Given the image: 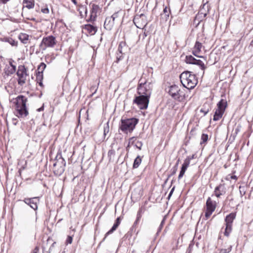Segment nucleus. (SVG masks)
Here are the masks:
<instances>
[{
	"label": "nucleus",
	"instance_id": "obj_53",
	"mask_svg": "<svg viewBox=\"0 0 253 253\" xmlns=\"http://www.w3.org/2000/svg\"><path fill=\"white\" fill-rule=\"evenodd\" d=\"M174 188H175V187H173L171 189V190H170V192H169V194L168 197V198L169 199L170 198V197L171 196L172 194H173V191H174Z\"/></svg>",
	"mask_w": 253,
	"mask_h": 253
},
{
	"label": "nucleus",
	"instance_id": "obj_18",
	"mask_svg": "<svg viewBox=\"0 0 253 253\" xmlns=\"http://www.w3.org/2000/svg\"><path fill=\"white\" fill-rule=\"evenodd\" d=\"M215 196L219 198L221 195H224L226 193V188L224 184H220L216 186L214 191Z\"/></svg>",
	"mask_w": 253,
	"mask_h": 253
},
{
	"label": "nucleus",
	"instance_id": "obj_23",
	"mask_svg": "<svg viewBox=\"0 0 253 253\" xmlns=\"http://www.w3.org/2000/svg\"><path fill=\"white\" fill-rule=\"evenodd\" d=\"M16 70V66H12L10 67L8 66H6L4 69V73L6 76H9L12 74H13Z\"/></svg>",
	"mask_w": 253,
	"mask_h": 253
},
{
	"label": "nucleus",
	"instance_id": "obj_29",
	"mask_svg": "<svg viewBox=\"0 0 253 253\" xmlns=\"http://www.w3.org/2000/svg\"><path fill=\"white\" fill-rule=\"evenodd\" d=\"M46 65L45 64H44V63L42 62L41 63L39 67H38V72L37 73H43V71H44V70L45 69V68H46Z\"/></svg>",
	"mask_w": 253,
	"mask_h": 253
},
{
	"label": "nucleus",
	"instance_id": "obj_24",
	"mask_svg": "<svg viewBox=\"0 0 253 253\" xmlns=\"http://www.w3.org/2000/svg\"><path fill=\"white\" fill-rule=\"evenodd\" d=\"M84 29L91 35H94L97 30L96 27L90 24L85 25Z\"/></svg>",
	"mask_w": 253,
	"mask_h": 253
},
{
	"label": "nucleus",
	"instance_id": "obj_46",
	"mask_svg": "<svg viewBox=\"0 0 253 253\" xmlns=\"http://www.w3.org/2000/svg\"><path fill=\"white\" fill-rule=\"evenodd\" d=\"M200 112L204 113V115L205 116L209 112V109H206L205 108H202L200 110Z\"/></svg>",
	"mask_w": 253,
	"mask_h": 253
},
{
	"label": "nucleus",
	"instance_id": "obj_31",
	"mask_svg": "<svg viewBox=\"0 0 253 253\" xmlns=\"http://www.w3.org/2000/svg\"><path fill=\"white\" fill-rule=\"evenodd\" d=\"M208 140V135L205 133H203L201 136V141L200 144L206 143Z\"/></svg>",
	"mask_w": 253,
	"mask_h": 253
},
{
	"label": "nucleus",
	"instance_id": "obj_25",
	"mask_svg": "<svg viewBox=\"0 0 253 253\" xmlns=\"http://www.w3.org/2000/svg\"><path fill=\"white\" fill-rule=\"evenodd\" d=\"M18 38L23 43L26 44L28 43L29 36L25 33H20Z\"/></svg>",
	"mask_w": 253,
	"mask_h": 253
},
{
	"label": "nucleus",
	"instance_id": "obj_59",
	"mask_svg": "<svg viewBox=\"0 0 253 253\" xmlns=\"http://www.w3.org/2000/svg\"><path fill=\"white\" fill-rule=\"evenodd\" d=\"M9 0H0V1L3 4H5Z\"/></svg>",
	"mask_w": 253,
	"mask_h": 253
},
{
	"label": "nucleus",
	"instance_id": "obj_62",
	"mask_svg": "<svg viewBox=\"0 0 253 253\" xmlns=\"http://www.w3.org/2000/svg\"><path fill=\"white\" fill-rule=\"evenodd\" d=\"M43 108H44V107H43V105L42 107H40V108L38 109H37V111H38V112L42 111H43Z\"/></svg>",
	"mask_w": 253,
	"mask_h": 253
},
{
	"label": "nucleus",
	"instance_id": "obj_57",
	"mask_svg": "<svg viewBox=\"0 0 253 253\" xmlns=\"http://www.w3.org/2000/svg\"><path fill=\"white\" fill-rule=\"evenodd\" d=\"M81 9H82L83 11H84L85 15L87 14V9L86 7L82 6L81 7Z\"/></svg>",
	"mask_w": 253,
	"mask_h": 253
},
{
	"label": "nucleus",
	"instance_id": "obj_52",
	"mask_svg": "<svg viewBox=\"0 0 253 253\" xmlns=\"http://www.w3.org/2000/svg\"><path fill=\"white\" fill-rule=\"evenodd\" d=\"M121 223V219H120V217H118L116 221H115V222L114 224H117V225H118L119 226V225H120Z\"/></svg>",
	"mask_w": 253,
	"mask_h": 253
},
{
	"label": "nucleus",
	"instance_id": "obj_43",
	"mask_svg": "<svg viewBox=\"0 0 253 253\" xmlns=\"http://www.w3.org/2000/svg\"><path fill=\"white\" fill-rule=\"evenodd\" d=\"M140 219L141 218H138V217H136V219L135 221H134V222L133 223V225L132 226V230L133 229L137 227L138 223L140 221Z\"/></svg>",
	"mask_w": 253,
	"mask_h": 253
},
{
	"label": "nucleus",
	"instance_id": "obj_14",
	"mask_svg": "<svg viewBox=\"0 0 253 253\" xmlns=\"http://www.w3.org/2000/svg\"><path fill=\"white\" fill-rule=\"evenodd\" d=\"M185 62L187 64L197 65L199 66L202 70H205L206 68V67L202 61L196 59L192 55H187L185 58Z\"/></svg>",
	"mask_w": 253,
	"mask_h": 253
},
{
	"label": "nucleus",
	"instance_id": "obj_39",
	"mask_svg": "<svg viewBox=\"0 0 253 253\" xmlns=\"http://www.w3.org/2000/svg\"><path fill=\"white\" fill-rule=\"evenodd\" d=\"M190 161H189V159H187V158H186L182 166H183L184 167L186 168V169H187V168L188 167V166L190 165Z\"/></svg>",
	"mask_w": 253,
	"mask_h": 253
},
{
	"label": "nucleus",
	"instance_id": "obj_19",
	"mask_svg": "<svg viewBox=\"0 0 253 253\" xmlns=\"http://www.w3.org/2000/svg\"><path fill=\"white\" fill-rule=\"evenodd\" d=\"M202 47V44L199 42L197 41L195 42L194 47L193 48L192 53L196 56L198 57L205 58V57L203 56H199L198 54L201 51V48Z\"/></svg>",
	"mask_w": 253,
	"mask_h": 253
},
{
	"label": "nucleus",
	"instance_id": "obj_44",
	"mask_svg": "<svg viewBox=\"0 0 253 253\" xmlns=\"http://www.w3.org/2000/svg\"><path fill=\"white\" fill-rule=\"evenodd\" d=\"M72 241H73V238L72 236H68L67 237V238L66 240V245H68V244H71L72 243Z\"/></svg>",
	"mask_w": 253,
	"mask_h": 253
},
{
	"label": "nucleus",
	"instance_id": "obj_48",
	"mask_svg": "<svg viewBox=\"0 0 253 253\" xmlns=\"http://www.w3.org/2000/svg\"><path fill=\"white\" fill-rule=\"evenodd\" d=\"M119 16L118 12L114 13L110 17L115 21V20Z\"/></svg>",
	"mask_w": 253,
	"mask_h": 253
},
{
	"label": "nucleus",
	"instance_id": "obj_55",
	"mask_svg": "<svg viewBox=\"0 0 253 253\" xmlns=\"http://www.w3.org/2000/svg\"><path fill=\"white\" fill-rule=\"evenodd\" d=\"M39 251V248L38 247H36L31 253H38Z\"/></svg>",
	"mask_w": 253,
	"mask_h": 253
},
{
	"label": "nucleus",
	"instance_id": "obj_30",
	"mask_svg": "<svg viewBox=\"0 0 253 253\" xmlns=\"http://www.w3.org/2000/svg\"><path fill=\"white\" fill-rule=\"evenodd\" d=\"M109 132V123H107L104 126L103 135L104 136V138H105L106 136L108 134Z\"/></svg>",
	"mask_w": 253,
	"mask_h": 253
},
{
	"label": "nucleus",
	"instance_id": "obj_32",
	"mask_svg": "<svg viewBox=\"0 0 253 253\" xmlns=\"http://www.w3.org/2000/svg\"><path fill=\"white\" fill-rule=\"evenodd\" d=\"M6 41L12 46H17V42L12 38L7 39Z\"/></svg>",
	"mask_w": 253,
	"mask_h": 253
},
{
	"label": "nucleus",
	"instance_id": "obj_41",
	"mask_svg": "<svg viewBox=\"0 0 253 253\" xmlns=\"http://www.w3.org/2000/svg\"><path fill=\"white\" fill-rule=\"evenodd\" d=\"M164 14H165V16L166 17H169V14L170 13V10L169 8H168L167 7H166L163 10Z\"/></svg>",
	"mask_w": 253,
	"mask_h": 253
},
{
	"label": "nucleus",
	"instance_id": "obj_35",
	"mask_svg": "<svg viewBox=\"0 0 253 253\" xmlns=\"http://www.w3.org/2000/svg\"><path fill=\"white\" fill-rule=\"evenodd\" d=\"M115 155V150H113V149L110 150L108 153V157L109 158V160H111V159L114 158Z\"/></svg>",
	"mask_w": 253,
	"mask_h": 253
},
{
	"label": "nucleus",
	"instance_id": "obj_64",
	"mask_svg": "<svg viewBox=\"0 0 253 253\" xmlns=\"http://www.w3.org/2000/svg\"><path fill=\"white\" fill-rule=\"evenodd\" d=\"M230 176H231V174H228L226 176V179L227 180H229L231 179V178H230Z\"/></svg>",
	"mask_w": 253,
	"mask_h": 253
},
{
	"label": "nucleus",
	"instance_id": "obj_47",
	"mask_svg": "<svg viewBox=\"0 0 253 253\" xmlns=\"http://www.w3.org/2000/svg\"><path fill=\"white\" fill-rule=\"evenodd\" d=\"M165 218H164L162 220V221H161V224L159 227V228L158 229V232H160L161 231V230L163 227L164 224L165 223Z\"/></svg>",
	"mask_w": 253,
	"mask_h": 253
},
{
	"label": "nucleus",
	"instance_id": "obj_42",
	"mask_svg": "<svg viewBox=\"0 0 253 253\" xmlns=\"http://www.w3.org/2000/svg\"><path fill=\"white\" fill-rule=\"evenodd\" d=\"M194 245L190 244L188 247L187 253H195L194 251Z\"/></svg>",
	"mask_w": 253,
	"mask_h": 253
},
{
	"label": "nucleus",
	"instance_id": "obj_34",
	"mask_svg": "<svg viewBox=\"0 0 253 253\" xmlns=\"http://www.w3.org/2000/svg\"><path fill=\"white\" fill-rule=\"evenodd\" d=\"M56 244V242H53L51 246L49 248V251H45V248L44 247H42V252L43 253H50V252L52 251V249L53 248H54V245Z\"/></svg>",
	"mask_w": 253,
	"mask_h": 253
},
{
	"label": "nucleus",
	"instance_id": "obj_27",
	"mask_svg": "<svg viewBox=\"0 0 253 253\" xmlns=\"http://www.w3.org/2000/svg\"><path fill=\"white\" fill-rule=\"evenodd\" d=\"M232 225L226 224V228L225 229V231L224 232V234L225 236L227 237H228L229 236L230 233L232 231Z\"/></svg>",
	"mask_w": 253,
	"mask_h": 253
},
{
	"label": "nucleus",
	"instance_id": "obj_8",
	"mask_svg": "<svg viewBox=\"0 0 253 253\" xmlns=\"http://www.w3.org/2000/svg\"><path fill=\"white\" fill-rule=\"evenodd\" d=\"M28 69L24 65H20L18 67L16 75L18 77V84L23 86L26 82L27 77L28 76L27 73Z\"/></svg>",
	"mask_w": 253,
	"mask_h": 253
},
{
	"label": "nucleus",
	"instance_id": "obj_40",
	"mask_svg": "<svg viewBox=\"0 0 253 253\" xmlns=\"http://www.w3.org/2000/svg\"><path fill=\"white\" fill-rule=\"evenodd\" d=\"M190 161H189V159H187V158H186L182 166H183L184 167L186 168V169H187V168L188 167V166L190 165Z\"/></svg>",
	"mask_w": 253,
	"mask_h": 253
},
{
	"label": "nucleus",
	"instance_id": "obj_20",
	"mask_svg": "<svg viewBox=\"0 0 253 253\" xmlns=\"http://www.w3.org/2000/svg\"><path fill=\"white\" fill-rule=\"evenodd\" d=\"M114 21L111 17H107L105 20L104 27L107 30H112L114 25Z\"/></svg>",
	"mask_w": 253,
	"mask_h": 253
},
{
	"label": "nucleus",
	"instance_id": "obj_63",
	"mask_svg": "<svg viewBox=\"0 0 253 253\" xmlns=\"http://www.w3.org/2000/svg\"><path fill=\"white\" fill-rule=\"evenodd\" d=\"M37 83H38L39 84V85L42 87L43 85V84H42V81H39V82H37Z\"/></svg>",
	"mask_w": 253,
	"mask_h": 253
},
{
	"label": "nucleus",
	"instance_id": "obj_12",
	"mask_svg": "<svg viewBox=\"0 0 253 253\" xmlns=\"http://www.w3.org/2000/svg\"><path fill=\"white\" fill-rule=\"evenodd\" d=\"M209 11V6L207 5V2L204 3L201 7L198 14L196 15L194 21H197L198 24L205 19Z\"/></svg>",
	"mask_w": 253,
	"mask_h": 253
},
{
	"label": "nucleus",
	"instance_id": "obj_58",
	"mask_svg": "<svg viewBox=\"0 0 253 253\" xmlns=\"http://www.w3.org/2000/svg\"><path fill=\"white\" fill-rule=\"evenodd\" d=\"M95 89L94 91L92 93V94H94V93H95V92H96L97 91V88H95V86H92L91 87H90V90L91 91H92L93 90Z\"/></svg>",
	"mask_w": 253,
	"mask_h": 253
},
{
	"label": "nucleus",
	"instance_id": "obj_4",
	"mask_svg": "<svg viewBox=\"0 0 253 253\" xmlns=\"http://www.w3.org/2000/svg\"><path fill=\"white\" fill-rule=\"evenodd\" d=\"M138 122V120L135 118L122 119L120 129L125 133L131 132Z\"/></svg>",
	"mask_w": 253,
	"mask_h": 253
},
{
	"label": "nucleus",
	"instance_id": "obj_6",
	"mask_svg": "<svg viewBox=\"0 0 253 253\" xmlns=\"http://www.w3.org/2000/svg\"><path fill=\"white\" fill-rule=\"evenodd\" d=\"M217 108L215 110L213 118L214 121H217L222 118L227 106V101L225 99H221L217 104Z\"/></svg>",
	"mask_w": 253,
	"mask_h": 253
},
{
	"label": "nucleus",
	"instance_id": "obj_33",
	"mask_svg": "<svg viewBox=\"0 0 253 253\" xmlns=\"http://www.w3.org/2000/svg\"><path fill=\"white\" fill-rule=\"evenodd\" d=\"M186 169H187L186 168H185L182 166L181 170L180 171V173H179L178 177V179H180L183 177Z\"/></svg>",
	"mask_w": 253,
	"mask_h": 253
},
{
	"label": "nucleus",
	"instance_id": "obj_5",
	"mask_svg": "<svg viewBox=\"0 0 253 253\" xmlns=\"http://www.w3.org/2000/svg\"><path fill=\"white\" fill-rule=\"evenodd\" d=\"M141 79L139 81V83L137 86V93L139 95H142L150 97L152 93V84L151 83H148L146 81L141 82Z\"/></svg>",
	"mask_w": 253,
	"mask_h": 253
},
{
	"label": "nucleus",
	"instance_id": "obj_16",
	"mask_svg": "<svg viewBox=\"0 0 253 253\" xmlns=\"http://www.w3.org/2000/svg\"><path fill=\"white\" fill-rule=\"evenodd\" d=\"M23 201L34 210L38 209V203L39 202V197L25 198Z\"/></svg>",
	"mask_w": 253,
	"mask_h": 253
},
{
	"label": "nucleus",
	"instance_id": "obj_49",
	"mask_svg": "<svg viewBox=\"0 0 253 253\" xmlns=\"http://www.w3.org/2000/svg\"><path fill=\"white\" fill-rule=\"evenodd\" d=\"M135 146L138 149H139V150H141V147L142 146V143L140 141H137Z\"/></svg>",
	"mask_w": 253,
	"mask_h": 253
},
{
	"label": "nucleus",
	"instance_id": "obj_26",
	"mask_svg": "<svg viewBox=\"0 0 253 253\" xmlns=\"http://www.w3.org/2000/svg\"><path fill=\"white\" fill-rule=\"evenodd\" d=\"M142 162V159L139 156H138L135 159L134 161L133 164V169H136L140 165Z\"/></svg>",
	"mask_w": 253,
	"mask_h": 253
},
{
	"label": "nucleus",
	"instance_id": "obj_45",
	"mask_svg": "<svg viewBox=\"0 0 253 253\" xmlns=\"http://www.w3.org/2000/svg\"><path fill=\"white\" fill-rule=\"evenodd\" d=\"M171 174L169 176V177L170 176L174 175L177 170V168L173 167L171 169Z\"/></svg>",
	"mask_w": 253,
	"mask_h": 253
},
{
	"label": "nucleus",
	"instance_id": "obj_17",
	"mask_svg": "<svg viewBox=\"0 0 253 253\" xmlns=\"http://www.w3.org/2000/svg\"><path fill=\"white\" fill-rule=\"evenodd\" d=\"M90 15L88 21H94L97 16V13L99 11V6L95 4L91 5Z\"/></svg>",
	"mask_w": 253,
	"mask_h": 253
},
{
	"label": "nucleus",
	"instance_id": "obj_10",
	"mask_svg": "<svg viewBox=\"0 0 253 253\" xmlns=\"http://www.w3.org/2000/svg\"><path fill=\"white\" fill-rule=\"evenodd\" d=\"M137 28L143 29L147 25V19L144 14H136L133 20Z\"/></svg>",
	"mask_w": 253,
	"mask_h": 253
},
{
	"label": "nucleus",
	"instance_id": "obj_21",
	"mask_svg": "<svg viewBox=\"0 0 253 253\" xmlns=\"http://www.w3.org/2000/svg\"><path fill=\"white\" fill-rule=\"evenodd\" d=\"M236 216V212H231L228 215H227L225 219V221L226 222V224H230L232 225V223L233 220L235 219Z\"/></svg>",
	"mask_w": 253,
	"mask_h": 253
},
{
	"label": "nucleus",
	"instance_id": "obj_7",
	"mask_svg": "<svg viewBox=\"0 0 253 253\" xmlns=\"http://www.w3.org/2000/svg\"><path fill=\"white\" fill-rule=\"evenodd\" d=\"M56 40L53 36H48L43 38L39 46L42 50L44 51L47 48H52L56 44Z\"/></svg>",
	"mask_w": 253,
	"mask_h": 253
},
{
	"label": "nucleus",
	"instance_id": "obj_13",
	"mask_svg": "<svg viewBox=\"0 0 253 253\" xmlns=\"http://www.w3.org/2000/svg\"><path fill=\"white\" fill-rule=\"evenodd\" d=\"M207 210L205 212V216L209 218L216 208V202L209 197L206 202Z\"/></svg>",
	"mask_w": 253,
	"mask_h": 253
},
{
	"label": "nucleus",
	"instance_id": "obj_9",
	"mask_svg": "<svg viewBox=\"0 0 253 253\" xmlns=\"http://www.w3.org/2000/svg\"><path fill=\"white\" fill-rule=\"evenodd\" d=\"M150 97L139 95L136 96L133 101L134 104H137L140 109H146L149 102Z\"/></svg>",
	"mask_w": 253,
	"mask_h": 253
},
{
	"label": "nucleus",
	"instance_id": "obj_60",
	"mask_svg": "<svg viewBox=\"0 0 253 253\" xmlns=\"http://www.w3.org/2000/svg\"><path fill=\"white\" fill-rule=\"evenodd\" d=\"M179 162H180V159H179L177 160V162H176V164H175V166L174 167H176V168H178V166L179 165Z\"/></svg>",
	"mask_w": 253,
	"mask_h": 253
},
{
	"label": "nucleus",
	"instance_id": "obj_1",
	"mask_svg": "<svg viewBox=\"0 0 253 253\" xmlns=\"http://www.w3.org/2000/svg\"><path fill=\"white\" fill-rule=\"evenodd\" d=\"M16 115L18 118H24L29 114L26 106L27 98L22 95H18L15 98Z\"/></svg>",
	"mask_w": 253,
	"mask_h": 253
},
{
	"label": "nucleus",
	"instance_id": "obj_50",
	"mask_svg": "<svg viewBox=\"0 0 253 253\" xmlns=\"http://www.w3.org/2000/svg\"><path fill=\"white\" fill-rule=\"evenodd\" d=\"M14 62V61L12 59H10L9 61H8V63H9V67H12V66H16L15 65H14L13 63Z\"/></svg>",
	"mask_w": 253,
	"mask_h": 253
},
{
	"label": "nucleus",
	"instance_id": "obj_37",
	"mask_svg": "<svg viewBox=\"0 0 253 253\" xmlns=\"http://www.w3.org/2000/svg\"><path fill=\"white\" fill-rule=\"evenodd\" d=\"M144 211L145 210L144 209H143V208L142 207L141 208H140L137 211L136 217H138V218H141L142 217V214L144 212Z\"/></svg>",
	"mask_w": 253,
	"mask_h": 253
},
{
	"label": "nucleus",
	"instance_id": "obj_54",
	"mask_svg": "<svg viewBox=\"0 0 253 253\" xmlns=\"http://www.w3.org/2000/svg\"><path fill=\"white\" fill-rule=\"evenodd\" d=\"M134 139V137H132L131 138H130L129 139V142H128V144L127 145V146L126 147V150H127V149L128 147H129V146H130V143L131 142H133V140Z\"/></svg>",
	"mask_w": 253,
	"mask_h": 253
},
{
	"label": "nucleus",
	"instance_id": "obj_15",
	"mask_svg": "<svg viewBox=\"0 0 253 253\" xmlns=\"http://www.w3.org/2000/svg\"><path fill=\"white\" fill-rule=\"evenodd\" d=\"M128 49V46L125 42H121L119 43L118 51V53H117V59L118 61L121 60L123 58V55L127 52Z\"/></svg>",
	"mask_w": 253,
	"mask_h": 253
},
{
	"label": "nucleus",
	"instance_id": "obj_3",
	"mask_svg": "<svg viewBox=\"0 0 253 253\" xmlns=\"http://www.w3.org/2000/svg\"><path fill=\"white\" fill-rule=\"evenodd\" d=\"M53 164V170L55 175H61L65 170L66 162L62 158L61 153H57Z\"/></svg>",
	"mask_w": 253,
	"mask_h": 253
},
{
	"label": "nucleus",
	"instance_id": "obj_51",
	"mask_svg": "<svg viewBox=\"0 0 253 253\" xmlns=\"http://www.w3.org/2000/svg\"><path fill=\"white\" fill-rule=\"evenodd\" d=\"M42 12L43 13H45V14H47L49 13V9L46 7V8H42Z\"/></svg>",
	"mask_w": 253,
	"mask_h": 253
},
{
	"label": "nucleus",
	"instance_id": "obj_2",
	"mask_svg": "<svg viewBox=\"0 0 253 253\" xmlns=\"http://www.w3.org/2000/svg\"><path fill=\"white\" fill-rule=\"evenodd\" d=\"M180 79L183 86L188 89L194 88L198 83L195 75L188 71H184L181 74Z\"/></svg>",
	"mask_w": 253,
	"mask_h": 253
},
{
	"label": "nucleus",
	"instance_id": "obj_36",
	"mask_svg": "<svg viewBox=\"0 0 253 253\" xmlns=\"http://www.w3.org/2000/svg\"><path fill=\"white\" fill-rule=\"evenodd\" d=\"M232 250V246H230L228 249H221L219 250V253H229Z\"/></svg>",
	"mask_w": 253,
	"mask_h": 253
},
{
	"label": "nucleus",
	"instance_id": "obj_38",
	"mask_svg": "<svg viewBox=\"0 0 253 253\" xmlns=\"http://www.w3.org/2000/svg\"><path fill=\"white\" fill-rule=\"evenodd\" d=\"M37 77H36V81L37 82H39L42 80L43 79V75L42 73H37L36 74Z\"/></svg>",
	"mask_w": 253,
	"mask_h": 253
},
{
	"label": "nucleus",
	"instance_id": "obj_22",
	"mask_svg": "<svg viewBox=\"0 0 253 253\" xmlns=\"http://www.w3.org/2000/svg\"><path fill=\"white\" fill-rule=\"evenodd\" d=\"M23 9L26 7L28 9H32L35 6V1L34 0H23Z\"/></svg>",
	"mask_w": 253,
	"mask_h": 253
},
{
	"label": "nucleus",
	"instance_id": "obj_56",
	"mask_svg": "<svg viewBox=\"0 0 253 253\" xmlns=\"http://www.w3.org/2000/svg\"><path fill=\"white\" fill-rule=\"evenodd\" d=\"M195 155L193 154L192 156H188L186 158L187 159H189V161H190L191 160H192V159L195 158Z\"/></svg>",
	"mask_w": 253,
	"mask_h": 253
},
{
	"label": "nucleus",
	"instance_id": "obj_28",
	"mask_svg": "<svg viewBox=\"0 0 253 253\" xmlns=\"http://www.w3.org/2000/svg\"><path fill=\"white\" fill-rule=\"evenodd\" d=\"M118 226L117 225V224H114L111 229L106 233L105 237L103 240H105V239L108 235L112 234L114 231H115L118 228Z\"/></svg>",
	"mask_w": 253,
	"mask_h": 253
},
{
	"label": "nucleus",
	"instance_id": "obj_61",
	"mask_svg": "<svg viewBox=\"0 0 253 253\" xmlns=\"http://www.w3.org/2000/svg\"><path fill=\"white\" fill-rule=\"evenodd\" d=\"M230 178H231V179H235L236 180L237 179V177L236 175H232L231 176H230Z\"/></svg>",
	"mask_w": 253,
	"mask_h": 253
},
{
	"label": "nucleus",
	"instance_id": "obj_11",
	"mask_svg": "<svg viewBox=\"0 0 253 253\" xmlns=\"http://www.w3.org/2000/svg\"><path fill=\"white\" fill-rule=\"evenodd\" d=\"M169 94L175 100L180 101L183 99L184 93L176 85L170 86L169 90Z\"/></svg>",
	"mask_w": 253,
	"mask_h": 253
}]
</instances>
